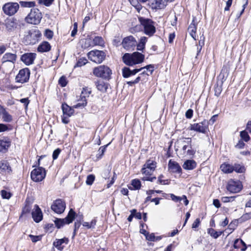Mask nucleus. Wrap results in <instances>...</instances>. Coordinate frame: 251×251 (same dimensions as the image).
<instances>
[{
	"label": "nucleus",
	"mask_w": 251,
	"mask_h": 251,
	"mask_svg": "<svg viewBox=\"0 0 251 251\" xmlns=\"http://www.w3.org/2000/svg\"><path fill=\"white\" fill-rule=\"evenodd\" d=\"M6 28L9 30H14L20 27V25L16 20H12L8 21L6 24Z\"/></svg>",
	"instance_id": "25"
},
{
	"label": "nucleus",
	"mask_w": 251,
	"mask_h": 251,
	"mask_svg": "<svg viewBox=\"0 0 251 251\" xmlns=\"http://www.w3.org/2000/svg\"><path fill=\"white\" fill-rule=\"evenodd\" d=\"M144 68H141L140 69H135L131 70L129 68L124 67L122 69L123 76L125 78H127L130 76L134 75L137 73L144 69Z\"/></svg>",
	"instance_id": "21"
},
{
	"label": "nucleus",
	"mask_w": 251,
	"mask_h": 251,
	"mask_svg": "<svg viewBox=\"0 0 251 251\" xmlns=\"http://www.w3.org/2000/svg\"><path fill=\"white\" fill-rule=\"evenodd\" d=\"M233 247L235 249H240L242 251H245L247 248L246 244L241 239H237L234 241Z\"/></svg>",
	"instance_id": "27"
},
{
	"label": "nucleus",
	"mask_w": 251,
	"mask_h": 251,
	"mask_svg": "<svg viewBox=\"0 0 251 251\" xmlns=\"http://www.w3.org/2000/svg\"><path fill=\"white\" fill-rule=\"evenodd\" d=\"M204 41H205V37L203 35V34H202V35L200 37V40L199 41V43L197 47V55H199V53L201 52L202 47L204 45Z\"/></svg>",
	"instance_id": "39"
},
{
	"label": "nucleus",
	"mask_w": 251,
	"mask_h": 251,
	"mask_svg": "<svg viewBox=\"0 0 251 251\" xmlns=\"http://www.w3.org/2000/svg\"><path fill=\"white\" fill-rule=\"evenodd\" d=\"M208 129V122L203 120L201 122L191 125L190 129L202 133H205Z\"/></svg>",
	"instance_id": "15"
},
{
	"label": "nucleus",
	"mask_w": 251,
	"mask_h": 251,
	"mask_svg": "<svg viewBox=\"0 0 251 251\" xmlns=\"http://www.w3.org/2000/svg\"><path fill=\"white\" fill-rule=\"evenodd\" d=\"M233 171H235L238 173H242L245 171V168L244 166L240 164H235L233 165Z\"/></svg>",
	"instance_id": "44"
},
{
	"label": "nucleus",
	"mask_w": 251,
	"mask_h": 251,
	"mask_svg": "<svg viewBox=\"0 0 251 251\" xmlns=\"http://www.w3.org/2000/svg\"><path fill=\"white\" fill-rule=\"evenodd\" d=\"M91 92V88L88 87H83L80 95V100L82 101V102L77 103V104L74 105L73 107L75 108L85 107L87 103L86 98L89 97Z\"/></svg>",
	"instance_id": "9"
},
{
	"label": "nucleus",
	"mask_w": 251,
	"mask_h": 251,
	"mask_svg": "<svg viewBox=\"0 0 251 251\" xmlns=\"http://www.w3.org/2000/svg\"><path fill=\"white\" fill-rule=\"evenodd\" d=\"M200 219L199 218H197L195 221L193 222L192 225V228L193 229H196L199 227L200 225Z\"/></svg>",
	"instance_id": "60"
},
{
	"label": "nucleus",
	"mask_w": 251,
	"mask_h": 251,
	"mask_svg": "<svg viewBox=\"0 0 251 251\" xmlns=\"http://www.w3.org/2000/svg\"><path fill=\"white\" fill-rule=\"evenodd\" d=\"M54 222L56 226L58 228H60L65 225L67 224V223L64 219L56 218Z\"/></svg>",
	"instance_id": "41"
},
{
	"label": "nucleus",
	"mask_w": 251,
	"mask_h": 251,
	"mask_svg": "<svg viewBox=\"0 0 251 251\" xmlns=\"http://www.w3.org/2000/svg\"><path fill=\"white\" fill-rule=\"evenodd\" d=\"M0 193L1 197L3 199H9L12 196L11 194L9 192H8L4 190H1Z\"/></svg>",
	"instance_id": "50"
},
{
	"label": "nucleus",
	"mask_w": 251,
	"mask_h": 251,
	"mask_svg": "<svg viewBox=\"0 0 251 251\" xmlns=\"http://www.w3.org/2000/svg\"><path fill=\"white\" fill-rule=\"evenodd\" d=\"M188 32L190 36L195 40H196V30H197V25L194 22L193 19L192 22L189 25L188 28Z\"/></svg>",
	"instance_id": "29"
},
{
	"label": "nucleus",
	"mask_w": 251,
	"mask_h": 251,
	"mask_svg": "<svg viewBox=\"0 0 251 251\" xmlns=\"http://www.w3.org/2000/svg\"><path fill=\"white\" fill-rule=\"evenodd\" d=\"M208 233L214 238L216 239L221 235L222 232H217L213 228H209L208 230Z\"/></svg>",
	"instance_id": "45"
},
{
	"label": "nucleus",
	"mask_w": 251,
	"mask_h": 251,
	"mask_svg": "<svg viewBox=\"0 0 251 251\" xmlns=\"http://www.w3.org/2000/svg\"><path fill=\"white\" fill-rule=\"evenodd\" d=\"M0 114L2 115L3 122L9 123L12 121V116L8 113L3 107L0 106Z\"/></svg>",
	"instance_id": "23"
},
{
	"label": "nucleus",
	"mask_w": 251,
	"mask_h": 251,
	"mask_svg": "<svg viewBox=\"0 0 251 251\" xmlns=\"http://www.w3.org/2000/svg\"><path fill=\"white\" fill-rule=\"evenodd\" d=\"M45 35L47 37V38L50 39L53 37V32L52 31L49 29H47L46 30Z\"/></svg>",
	"instance_id": "61"
},
{
	"label": "nucleus",
	"mask_w": 251,
	"mask_h": 251,
	"mask_svg": "<svg viewBox=\"0 0 251 251\" xmlns=\"http://www.w3.org/2000/svg\"><path fill=\"white\" fill-rule=\"evenodd\" d=\"M251 219V212L244 214L240 218V220L244 222Z\"/></svg>",
	"instance_id": "53"
},
{
	"label": "nucleus",
	"mask_w": 251,
	"mask_h": 251,
	"mask_svg": "<svg viewBox=\"0 0 251 251\" xmlns=\"http://www.w3.org/2000/svg\"><path fill=\"white\" fill-rule=\"evenodd\" d=\"M20 3L22 7L31 8L35 6V2L34 1H21Z\"/></svg>",
	"instance_id": "42"
},
{
	"label": "nucleus",
	"mask_w": 251,
	"mask_h": 251,
	"mask_svg": "<svg viewBox=\"0 0 251 251\" xmlns=\"http://www.w3.org/2000/svg\"><path fill=\"white\" fill-rule=\"evenodd\" d=\"M11 145V140L7 137L0 139V152H6Z\"/></svg>",
	"instance_id": "20"
},
{
	"label": "nucleus",
	"mask_w": 251,
	"mask_h": 251,
	"mask_svg": "<svg viewBox=\"0 0 251 251\" xmlns=\"http://www.w3.org/2000/svg\"><path fill=\"white\" fill-rule=\"evenodd\" d=\"M141 79V78L140 76H138L135 79H134V80L133 81H127L126 82V83L129 85V86H133L134 84H136L137 83H138L139 82V81Z\"/></svg>",
	"instance_id": "57"
},
{
	"label": "nucleus",
	"mask_w": 251,
	"mask_h": 251,
	"mask_svg": "<svg viewBox=\"0 0 251 251\" xmlns=\"http://www.w3.org/2000/svg\"><path fill=\"white\" fill-rule=\"evenodd\" d=\"M156 168V163L153 160H148L144 165L141 172L146 176L142 178L143 181H149L152 182L156 179V177H150Z\"/></svg>",
	"instance_id": "2"
},
{
	"label": "nucleus",
	"mask_w": 251,
	"mask_h": 251,
	"mask_svg": "<svg viewBox=\"0 0 251 251\" xmlns=\"http://www.w3.org/2000/svg\"><path fill=\"white\" fill-rule=\"evenodd\" d=\"M184 169L186 170H192L197 167V163L194 160H187L182 166Z\"/></svg>",
	"instance_id": "28"
},
{
	"label": "nucleus",
	"mask_w": 251,
	"mask_h": 251,
	"mask_svg": "<svg viewBox=\"0 0 251 251\" xmlns=\"http://www.w3.org/2000/svg\"><path fill=\"white\" fill-rule=\"evenodd\" d=\"M68 243L69 239L66 237L62 239H56L53 243V246L58 250L62 251Z\"/></svg>",
	"instance_id": "18"
},
{
	"label": "nucleus",
	"mask_w": 251,
	"mask_h": 251,
	"mask_svg": "<svg viewBox=\"0 0 251 251\" xmlns=\"http://www.w3.org/2000/svg\"><path fill=\"white\" fill-rule=\"evenodd\" d=\"M54 0H37V1L39 4L49 7L52 4Z\"/></svg>",
	"instance_id": "47"
},
{
	"label": "nucleus",
	"mask_w": 251,
	"mask_h": 251,
	"mask_svg": "<svg viewBox=\"0 0 251 251\" xmlns=\"http://www.w3.org/2000/svg\"><path fill=\"white\" fill-rule=\"evenodd\" d=\"M95 177L94 175H89L87 176L86 183L88 185H91L94 180H95Z\"/></svg>",
	"instance_id": "51"
},
{
	"label": "nucleus",
	"mask_w": 251,
	"mask_h": 251,
	"mask_svg": "<svg viewBox=\"0 0 251 251\" xmlns=\"http://www.w3.org/2000/svg\"><path fill=\"white\" fill-rule=\"evenodd\" d=\"M51 49V46L48 42L44 41L38 46L37 50L40 52L49 51Z\"/></svg>",
	"instance_id": "26"
},
{
	"label": "nucleus",
	"mask_w": 251,
	"mask_h": 251,
	"mask_svg": "<svg viewBox=\"0 0 251 251\" xmlns=\"http://www.w3.org/2000/svg\"><path fill=\"white\" fill-rule=\"evenodd\" d=\"M244 141L240 140L238 141V143L235 145V147L237 149H243L245 144L243 142Z\"/></svg>",
	"instance_id": "64"
},
{
	"label": "nucleus",
	"mask_w": 251,
	"mask_h": 251,
	"mask_svg": "<svg viewBox=\"0 0 251 251\" xmlns=\"http://www.w3.org/2000/svg\"><path fill=\"white\" fill-rule=\"evenodd\" d=\"M226 189L231 193H238L242 189V184L239 180L231 179L228 182Z\"/></svg>",
	"instance_id": "13"
},
{
	"label": "nucleus",
	"mask_w": 251,
	"mask_h": 251,
	"mask_svg": "<svg viewBox=\"0 0 251 251\" xmlns=\"http://www.w3.org/2000/svg\"><path fill=\"white\" fill-rule=\"evenodd\" d=\"M58 83L61 87L66 86L67 84L66 77L64 76H61L59 79Z\"/></svg>",
	"instance_id": "55"
},
{
	"label": "nucleus",
	"mask_w": 251,
	"mask_h": 251,
	"mask_svg": "<svg viewBox=\"0 0 251 251\" xmlns=\"http://www.w3.org/2000/svg\"><path fill=\"white\" fill-rule=\"evenodd\" d=\"M96 85L98 90L102 92H105L108 88V85L103 81H98L96 83Z\"/></svg>",
	"instance_id": "32"
},
{
	"label": "nucleus",
	"mask_w": 251,
	"mask_h": 251,
	"mask_svg": "<svg viewBox=\"0 0 251 251\" xmlns=\"http://www.w3.org/2000/svg\"><path fill=\"white\" fill-rule=\"evenodd\" d=\"M248 4V0H243V5L242 6L243 8L242 10L240 12V13H238L236 15V17L237 19H239L242 14L244 13L245 8Z\"/></svg>",
	"instance_id": "52"
},
{
	"label": "nucleus",
	"mask_w": 251,
	"mask_h": 251,
	"mask_svg": "<svg viewBox=\"0 0 251 251\" xmlns=\"http://www.w3.org/2000/svg\"><path fill=\"white\" fill-rule=\"evenodd\" d=\"M19 5L17 2H9L5 3L2 6L4 13L8 16H12L17 12Z\"/></svg>",
	"instance_id": "10"
},
{
	"label": "nucleus",
	"mask_w": 251,
	"mask_h": 251,
	"mask_svg": "<svg viewBox=\"0 0 251 251\" xmlns=\"http://www.w3.org/2000/svg\"><path fill=\"white\" fill-rule=\"evenodd\" d=\"M75 212L73 210V209H71L67 217L65 218H64L65 220L67 223V224H69L72 223L75 218Z\"/></svg>",
	"instance_id": "34"
},
{
	"label": "nucleus",
	"mask_w": 251,
	"mask_h": 251,
	"mask_svg": "<svg viewBox=\"0 0 251 251\" xmlns=\"http://www.w3.org/2000/svg\"><path fill=\"white\" fill-rule=\"evenodd\" d=\"M166 5V0H153L151 3V8L154 9H163Z\"/></svg>",
	"instance_id": "22"
},
{
	"label": "nucleus",
	"mask_w": 251,
	"mask_h": 251,
	"mask_svg": "<svg viewBox=\"0 0 251 251\" xmlns=\"http://www.w3.org/2000/svg\"><path fill=\"white\" fill-rule=\"evenodd\" d=\"M32 217L36 223L40 222L43 219V214L37 205H35L32 211Z\"/></svg>",
	"instance_id": "17"
},
{
	"label": "nucleus",
	"mask_w": 251,
	"mask_h": 251,
	"mask_svg": "<svg viewBox=\"0 0 251 251\" xmlns=\"http://www.w3.org/2000/svg\"><path fill=\"white\" fill-rule=\"evenodd\" d=\"M241 140L245 142H248L250 140V137L248 134V131L243 130L240 132V134Z\"/></svg>",
	"instance_id": "43"
},
{
	"label": "nucleus",
	"mask_w": 251,
	"mask_h": 251,
	"mask_svg": "<svg viewBox=\"0 0 251 251\" xmlns=\"http://www.w3.org/2000/svg\"><path fill=\"white\" fill-rule=\"evenodd\" d=\"M36 57V54L35 53H25L21 56V60L26 65L29 66L33 64Z\"/></svg>",
	"instance_id": "16"
},
{
	"label": "nucleus",
	"mask_w": 251,
	"mask_h": 251,
	"mask_svg": "<svg viewBox=\"0 0 251 251\" xmlns=\"http://www.w3.org/2000/svg\"><path fill=\"white\" fill-rule=\"evenodd\" d=\"M11 171V167L9 163L5 161H1L0 163V172L2 174L9 173Z\"/></svg>",
	"instance_id": "30"
},
{
	"label": "nucleus",
	"mask_w": 251,
	"mask_h": 251,
	"mask_svg": "<svg viewBox=\"0 0 251 251\" xmlns=\"http://www.w3.org/2000/svg\"><path fill=\"white\" fill-rule=\"evenodd\" d=\"M87 56L91 61L96 63L100 64L105 59V54L101 50H93L89 51Z\"/></svg>",
	"instance_id": "7"
},
{
	"label": "nucleus",
	"mask_w": 251,
	"mask_h": 251,
	"mask_svg": "<svg viewBox=\"0 0 251 251\" xmlns=\"http://www.w3.org/2000/svg\"><path fill=\"white\" fill-rule=\"evenodd\" d=\"M29 237H30L32 242L33 243H36L37 241H40L42 239L41 236H39V235L35 236V235H33L30 234V235H29Z\"/></svg>",
	"instance_id": "56"
},
{
	"label": "nucleus",
	"mask_w": 251,
	"mask_h": 251,
	"mask_svg": "<svg viewBox=\"0 0 251 251\" xmlns=\"http://www.w3.org/2000/svg\"><path fill=\"white\" fill-rule=\"evenodd\" d=\"M87 63V60L85 58H79L77 61L76 64L75 66V67H80L82 66H84Z\"/></svg>",
	"instance_id": "49"
},
{
	"label": "nucleus",
	"mask_w": 251,
	"mask_h": 251,
	"mask_svg": "<svg viewBox=\"0 0 251 251\" xmlns=\"http://www.w3.org/2000/svg\"><path fill=\"white\" fill-rule=\"evenodd\" d=\"M30 74L28 68H26L21 69L16 76V82L21 83L27 82L29 78Z\"/></svg>",
	"instance_id": "12"
},
{
	"label": "nucleus",
	"mask_w": 251,
	"mask_h": 251,
	"mask_svg": "<svg viewBox=\"0 0 251 251\" xmlns=\"http://www.w3.org/2000/svg\"><path fill=\"white\" fill-rule=\"evenodd\" d=\"M168 169L170 172L173 173L181 174L182 172L181 168L179 164L172 159L169 161Z\"/></svg>",
	"instance_id": "19"
},
{
	"label": "nucleus",
	"mask_w": 251,
	"mask_h": 251,
	"mask_svg": "<svg viewBox=\"0 0 251 251\" xmlns=\"http://www.w3.org/2000/svg\"><path fill=\"white\" fill-rule=\"evenodd\" d=\"M145 56L139 52H134L131 54L126 53L123 57V61L128 66H133L143 62Z\"/></svg>",
	"instance_id": "1"
},
{
	"label": "nucleus",
	"mask_w": 251,
	"mask_h": 251,
	"mask_svg": "<svg viewBox=\"0 0 251 251\" xmlns=\"http://www.w3.org/2000/svg\"><path fill=\"white\" fill-rule=\"evenodd\" d=\"M65 208V202L61 199L55 200L51 206V209L57 214L62 213Z\"/></svg>",
	"instance_id": "14"
},
{
	"label": "nucleus",
	"mask_w": 251,
	"mask_h": 251,
	"mask_svg": "<svg viewBox=\"0 0 251 251\" xmlns=\"http://www.w3.org/2000/svg\"><path fill=\"white\" fill-rule=\"evenodd\" d=\"M138 20L143 27V31L146 35L151 37L155 33L156 28L154 26V22L151 19L139 17Z\"/></svg>",
	"instance_id": "3"
},
{
	"label": "nucleus",
	"mask_w": 251,
	"mask_h": 251,
	"mask_svg": "<svg viewBox=\"0 0 251 251\" xmlns=\"http://www.w3.org/2000/svg\"><path fill=\"white\" fill-rule=\"evenodd\" d=\"M110 143L107 144L106 145L100 147L98 151V153L96 155V157L98 160L101 158L103 155L104 152L106 151V148L109 146Z\"/></svg>",
	"instance_id": "37"
},
{
	"label": "nucleus",
	"mask_w": 251,
	"mask_h": 251,
	"mask_svg": "<svg viewBox=\"0 0 251 251\" xmlns=\"http://www.w3.org/2000/svg\"><path fill=\"white\" fill-rule=\"evenodd\" d=\"M93 74L97 77H101L105 79H109L112 71L107 66L100 65L93 69Z\"/></svg>",
	"instance_id": "5"
},
{
	"label": "nucleus",
	"mask_w": 251,
	"mask_h": 251,
	"mask_svg": "<svg viewBox=\"0 0 251 251\" xmlns=\"http://www.w3.org/2000/svg\"><path fill=\"white\" fill-rule=\"evenodd\" d=\"M93 44L95 46L103 47L104 45V41L102 37L100 36H96L93 39Z\"/></svg>",
	"instance_id": "40"
},
{
	"label": "nucleus",
	"mask_w": 251,
	"mask_h": 251,
	"mask_svg": "<svg viewBox=\"0 0 251 251\" xmlns=\"http://www.w3.org/2000/svg\"><path fill=\"white\" fill-rule=\"evenodd\" d=\"M2 59L3 63L10 62L14 64L17 60V55L16 53L7 52L3 55Z\"/></svg>",
	"instance_id": "24"
},
{
	"label": "nucleus",
	"mask_w": 251,
	"mask_h": 251,
	"mask_svg": "<svg viewBox=\"0 0 251 251\" xmlns=\"http://www.w3.org/2000/svg\"><path fill=\"white\" fill-rule=\"evenodd\" d=\"M122 45L126 50H133L137 45V41L133 36L130 35L123 39Z\"/></svg>",
	"instance_id": "11"
},
{
	"label": "nucleus",
	"mask_w": 251,
	"mask_h": 251,
	"mask_svg": "<svg viewBox=\"0 0 251 251\" xmlns=\"http://www.w3.org/2000/svg\"><path fill=\"white\" fill-rule=\"evenodd\" d=\"M132 187H129V189L132 190H139L141 187V183L139 179H134L131 182Z\"/></svg>",
	"instance_id": "36"
},
{
	"label": "nucleus",
	"mask_w": 251,
	"mask_h": 251,
	"mask_svg": "<svg viewBox=\"0 0 251 251\" xmlns=\"http://www.w3.org/2000/svg\"><path fill=\"white\" fill-rule=\"evenodd\" d=\"M41 36V33L38 29H32L25 36V42L26 44L34 45L39 41Z\"/></svg>",
	"instance_id": "6"
},
{
	"label": "nucleus",
	"mask_w": 251,
	"mask_h": 251,
	"mask_svg": "<svg viewBox=\"0 0 251 251\" xmlns=\"http://www.w3.org/2000/svg\"><path fill=\"white\" fill-rule=\"evenodd\" d=\"M155 236L154 233H149V232L147 235L146 238L147 240L150 241H155Z\"/></svg>",
	"instance_id": "58"
},
{
	"label": "nucleus",
	"mask_w": 251,
	"mask_h": 251,
	"mask_svg": "<svg viewBox=\"0 0 251 251\" xmlns=\"http://www.w3.org/2000/svg\"><path fill=\"white\" fill-rule=\"evenodd\" d=\"M62 109L63 114L69 116H71L74 112V109L66 104H62Z\"/></svg>",
	"instance_id": "33"
},
{
	"label": "nucleus",
	"mask_w": 251,
	"mask_h": 251,
	"mask_svg": "<svg viewBox=\"0 0 251 251\" xmlns=\"http://www.w3.org/2000/svg\"><path fill=\"white\" fill-rule=\"evenodd\" d=\"M147 40L148 38L146 37H141L139 43L138 44L137 43L136 46H137V50L140 51L143 50L145 49Z\"/></svg>",
	"instance_id": "35"
},
{
	"label": "nucleus",
	"mask_w": 251,
	"mask_h": 251,
	"mask_svg": "<svg viewBox=\"0 0 251 251\" xmlns=\"http://www.w3.org/2000/svg\"><path fill=\"white\" fill-rule=\"evenodd\" d=\"M61 152V150L59 148L55 150L52 153V158L53 160H55L58 158V155H59Z\"/></svg>",
	"instance_id": "59"
},
{
	"label": "nucleus",
	"mask_w": 251,
	"mask_h": 251,
	"mask_svg": "<svg viewBox=\"0 0 251 251\" xmlns=\"http://www.w3.org/2000/svg\"><path fill=\"white\" fill-rule=\"evenodd\" d=\"M188 156H193L196 153V150L192 148V144L188 146L185 151H183Z\"/></svg>",
	"instance_id": "46"
},
{
	"label": "nucleus",
	"mask_w": 251,
	"mask_h": 251,
	"mask_svg": "<svg viewBox=\"0 0 251 251\" xmlns=\"http://www.w3.org/2000/svg\"><path fill=\"white\" fill-rule=\"evenodd\" d=\"M131 4L134 6L135 9L138 11H140L142 8V5L138 2L137 0H132L130 1Z\"/></svg>",
	"instance_id": "48"
},
{
	"label": "nucleus",
	"mask_w": 251,
	"mask_h": 251,
	"mask_svg": "<svg viewBox=\"0 0 251 251\" xmlns=\"http://www.w3.org/2000/svg\"><path fill=\"white\" fill-rule=\"evenodd\" d=\"M46 172L45 169L41 167L35 168L31 172V178L35 182L42 181L45 177Z\"/></svg>",
	"instance_id": "8"
},
{
	"label": "nucleus",
	"mask_w": 251,
	"mask_h": 251,
	"mask_svg": "<svg viewBox=\"0 0 251 251\" xmlns=\"http://www.w3.org/2000/svg\"><path fill=\"white\" fill-rule=\"evenodd\" d=\"M181 143L183 144L182 150L183 151H185L188 147V146L192 144V139L191 138H183L181 140Z\"/></svg>",
	"instance_id": "38"
},
{
	"label": "nucleus",
	"mask_w": 251,
	"mask_h": 251,
	"mask_svg": "<svg viewBox=\"0 0 251 251\" xmlns=\"http://www.w3.org/2000/svg\"><path fill=\"white\" fill-rule=\"evenodd\" d=\"M42 18V14L41 11L37 8H33L25 18V21L29 24L38 25L40 23Z\"/></svg>",
	"instance_id": "4"
},
{
	"label": "nucleus",
	"mask_w": 251,
	"mask_h": 251,
	"mask_svg": "<svg viewBox=\"0 0 251 251\" xmlns=\"http://www.w3.org/2000/svg\"><path fill=\"white\" fill-rule=\"evenodd\" d=\"M163 177V175H160L158 177V183H159L161 184H163V185L168 184H169L168 182V180H163V179H162V178Z\"/></svg>",
	"instance_id": "63"
},
{
	"label": "nucleus",
	"mask_w": 251,
	"mask_h": 251,
	"mask_svg": "<svg viewBox=\"0 0 251 251\" xmlns=\"http://www.w3.org/2000/svg\"><path fill=\"white\" fill-rule=\"evenodd\" d=\"M215 95L217 97L220 96L222 92V88L221 86H217L214 88Z\"/></svg>",
	"instance_id": "62"
},
{
	"label": "nucleus",
	"mask_w": 251,
	"mask_h": 251,
	"mask_svg": "<svg viewBox=\"0 0 251 251\" xmlns=\"http://www.w3.org/2000/svg\"><path fill=\"white\" fill-rule=\"evenodd\" d=\"M220 168L225 174H230L233 172V165L228 163H224L221 165Z\"/></svg>",
	"instance_id": "31"
},
{
	"label": "nucleus",
	"mask_w": 251,
	"mask_h": 251,
	"mask_svg": "<svg viewBox=\"0 0 251 251\" xmlns=\"http://www.w3.org/2000/svg\"><path fill=\"white\" fill-rule=\"evenodd\" d=\"M235 198V196L223 197L222 198L221 201L224 203L228 202L234 201Z\"/></svg>",
	"instance_id": "54"
}]
</instances>
